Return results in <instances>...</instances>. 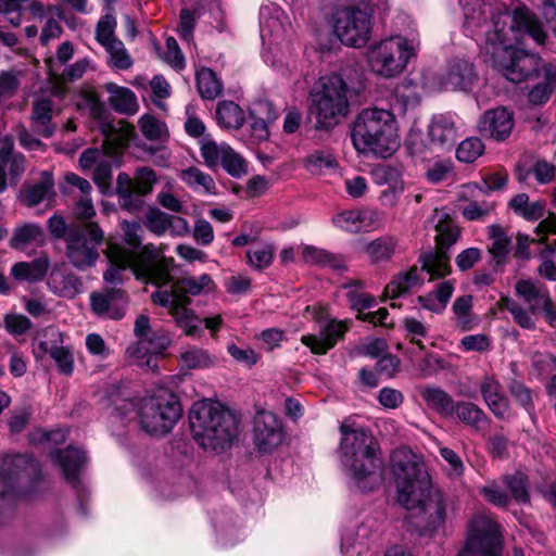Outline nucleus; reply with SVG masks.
I'll list each match as a JSON object with an SVG mask.
<instances>
[{
    "instance_id": "nucleus-44",
    "label": "nucleus",
    "mask_w": 556,
    "mask_h": 556,
    "mask_svg": "<svg viewBox=\"0 0 556 556\" xmlns=\"http://www.w3.org/2000/svg\"><path fill=\"white\" fill-rule=\"evenodd\" d=\"M52 114L53 103L50 99L40 98L34 102L31 119L36 131L46 138L53 134V128L50 126Z\"/></svg>"
},
{
    "instance_id": "nucleus-46",
    "label": "nucleus",
    "mask_w": 556,
    "mask_h": 556,
    "mask_svg": "<svg viewBox=\"0 0 556 556\" xmlns=\"http://www.w3.org/2000/svg\"><path fill=\"white\" fill-rule=\"evenodd\" d=\"M437 249L447 252V250L457 242L460 230L455 223L447 216L441 215L435 225Z\"/></svg>"
},
{
    "instance_id": "nucleus-32",
    "label": "nucleus",
    "mask_w": 556,
    "mask_h": 556,
    "mask_svg": "<svg viewBox=\"0 0 556 556\" xmlns=\"http://www.w3.org/2000/svg\"><path fill=\"white\" fill-rule=\"evenodd\" d=\"M422 273L421 267L413 266L407 271L399 274L386 286L384 296L396 299L409 293L414 288L422 285Z\"/></svg>"
},
{
    "instance_id": "nucleus-14",
    "label": "nucleus",
    "mask_w": 556,
    "mask_h": 556,
    "mask_svg": "<svg viewBox=\"0 0 556 556\" xmlns=\"http://www.w3.org/2000/svg\"><path fill=\"white\" fill-rule=\"evenodd\" d=\"M500 552L498 526L489 516H476L469 526L466 546L458 556H498Z\"/></svg>"
},
{
    "instance_id": "nucleus-49",
    "label": "nucleus",
    "mask_w": 556,
    "mask_h": 556,
    "mask_svg": "<svg viewBox=\"0 0 556 556\" xmlns=\"http://www.w3.org/2000/svg\"><path fill=\"white\" fill-rule=\"evenodd\" d=\"M180 366L186 369H205L216 365L217 358L206 350L190 348L180 354Z\"/></svg>"
},
{
    "instance_id": "nucleus-23",
    "label": "nucleus",
    "mask_w": 556,
    "mask_h": 556,
    "mask_svg": "<svg viewBox=\"0 0 556 556\" xmlns=\"http://www.w3.org/2000/svg\"><path fill=\"white\" fill-rule=\"evenodd\" d=\"M430 144L442 151H450L458 138L456 116L453 114L434 115L428 128Z\"/></svg>"
},
{
    "instance_id": "nucleus-16",
    "label": "nucleus",
    "mask_w": 556,
    "mask_h": 556,
    "mask_svg": "<svg viewBox=\"0 0 556 556\" xmlns=\"http://www.w3.org/2000/svg\"><path fill=\"white\" fill-rule=\"evenodd\" d=\"M61 332L55 328H47L36 338L34 353L37 357L49 354L56 363L61 372L70 375L73 371V355L67 348L60 346Z\"/></svg>"
},
{
    "instance_id": "nucleus-57",
    "label": "nucleus",
    "mask_w": 556,
    "mask_h": 556,
    "mask_svg": "<svg viewBox=\"0 0 556 556\" xmlns=\"http://www.w3.org/2000/svg\"><path fill=\"white\" fill-rule=\"evenodd\" d=\"M275 254V247L265 243L247 252V263L254 269L262 270L270 266Z\"/></svg>"
},
{
    "instance_id": "nucleus-62",
    "label": "nucleus",
    "mask_w": 556,
    "mask_h": 556,
    "mask_svg": "<svg viewBox=\"0 0 556 556\" xmlns=\"http://www.w3.org/2000/svg\"><path fill=\"white\" fill-rule=\"evenodd\" d=\"M439 453L447 464L445 468L447 476L453 479L460 478L464 475L465 466L459 455L446 446H439Z\"/></svg>"
},
{
    "instance_id": "nucleus-18",
    "label": "nucleus",
    "mask_w": 556,
    "mask_h": 556,
    "mask_svg": "<svg viewBox=\"0 0 556 556\" xmlns=\"http://www.w3.org/2000/svg\"><path fill=\"white\" fill-rule=\"evenodd\" d=\"M334 227L352 232L370 231L381 227L382 214L377 208L362 207L346 210L332 217Z\"/></svg>"
},
{
    "instance_id": "nucleus-31",
    "label": "nucleus",
    "mask_w": 556,
    "mask_h": 556,
    "mask_svg": "<svg viewBox=\"0 0 556 556\" xmlns=\"http://www.w3.org/2000/svg\"><path fill=\"white\" fill-rule=\"evenodd\" d=\"M535 74L541 80L530 90L529 101L540 105L547 102L556 89V65L544 63Z\"/></svg>"
},
{
    "instance_id": "nucleus-12",
    "label": "nucleus",
    "mask_w": 556,
    "mask_h": 556,
    "mask_svg": "<svg viewBox=\"0 0 556 556\" xmlns=\"http://www.w3.org/2000/svg\"><path fill=\"white\" fill-rule=\"evenodd\" d=\"M331 27L339 40L349 47H364L371 36V15L357 5L336 9L331 15Z\"/></svg>"
},
{
    "instance_id": "nucleus-45",
    "label": "nucleus",
    "mask_w": 556,
    "mask_h": 556,
    "mask_svg": "<svg viewBox=\"0 0 556 556\" xmlns=\"http://www.w3.org/2000/svg\"><path fill=\"white\" fill-rule=\"evenodd\" d=\"M197 88L201 98L216 99L223 91L220 78L211 68L201 67L195 72Z\"/></svg>"
},
{
    "instance_id": "nucleus-59",
    "label": "nucleus",
    "mask_w": 556,
    "mask_h": 556,
    "mask_svg": "<svg viewBox=\"0 0 556 556\" xmlns=\"http://www.w3.org/2000/svg\"><path fill=\"white\" fill-rule=\"evenodd\" d=\"M504 483L517 502L526 503L529 501L528 481L525 473L517 471L513 475H506Z\"/></svg>"
},
{
    "instance_id": "nucleus-2",
    "label": "nucleus",
    "mask_w": 556,
    "mask_h": 556,
    "mask_svg": "<svg viewBox=\"0 0 556 556\" xmlns=\"http://www.w3.org/2000/svg\"><path fill=\"white\" fill-rule=\"evenodd\" d=\"M397 501L408 510L417 509L421 531L432 535L443 528L447 516V503L439 490H434L425 464L412 453L395 452L392 455Z\"/></svg>"
},
{
    "instance_id": "nucleus-55",
    "label": "nucleus",
    "mask_w": 556,
    "mask_h": 556,
    "mask_svg": "<svg viewBox=\"0 0 556 556\" xmlns=\"http://www.w3.org/2000/svg\"><path fill=\"white\" fill-rule=\"evenodd\" d=\"M402 328L405 338L408 339L412 344L417 345L419 350H425L422 339L428 337L429 325L412 316L405 317L402 320Z\"/></svg>"
},
{
    "instance_id": "nucleus-53",
    "label": "nucleus",
    "mask_w": 556,
    "mask_h": 556,
    "mask_svg": "<svg viewBox=\"0 0 556 556\" xmlns=\"http://www.w3.org/2000/svg\"><path fill=\"white\" fill-rule=\"evenodd\" d=\"M346 298L353 309L362 312L372 306L375 298L364 291V283L361 280H354L344 285Z\"/></svg>"
},
{
    "instance_id": "nucleus-63",
    "label": "nucleus",
    "mask_w": 556,
    "mask_h": 556,
    "mask_svg": "<svg viewBox=\"0 0 556 556\" xmlns=\"http://www.w3.org/2000/svg\"><path fill=\"white\" fill-rule=\"evenodd\" d=\"M139 126L142 135L149 140H157L166 135L165 124L150 114L139 119Z\"/></svg>"
},
{
    "instance_id": "nucleus-3",
    "label": "nucleus",
    "mask_w": 556,
    "mask_h": 556,
    "mask_svg": "<svg viewBox=\"0 0 556 556\" xmlns=\"http://www.w3.org/2000/svg\"><path fill=\"white\" fill-rule=\"evenodd\" d=\"M340 457L344 470L361 491H370L382 481L379 446L362 427L348 421L340 426Z\"/></svg>"
},
{
    "instance_id": "nucleus-7",
    "label": "nucleus",
    "mask_w": 556,
    "mask_h": 556,
    "mask_svg": "<svg viewBox=\"0 0 556 556\" xmlns=\"http://www.w3.org/2000/svg\"><path fill=\"white\" fill-rule=\"evenodd\" d=\"M216 286L208 274L199 277L187 276L179 279L170 291H156L151 298L155 304L168 307L176 324L187 336H193L199 330L201 320L188 308L191 303L189 295L198 296L215 290Z\"/></svg>"
},
{
    "instance_id": "nucleus-43",
    "label": "nucleus",
    "mask_w": 556,
    "mask_h": 556,
    "mask_svg": "<svg viewBox=\"0 0 556 556\" xmlns=\"http://www.w3.org/2000/svg\"><path fill=\"white\" fill-rule=\"evenodd\" d=\"M230 148L227 143H217L210 136H204L200 140V154L210 169H215L222 165Z\"/></svg>"
},
{
    "instance_id": "nucleus-41",
    "label": "nucleus",
    "mask_w": 556,
    "mask_h": 556,
    "mask_svg": "<svg viewBox=\"0 0 556 556\" xmlns=\"http://www.w3.org/2000/svg\"><path fill=\"white\" fill-rule=\"evenodd\" d=\"M508 206L515 214L522 217L528 222H536L544 216L545 202L533 201L530 202V198L527 193H519L510 199Z\"/></svg>"
},
{
    "instance_id": "nucleus-1",
    "label": "nucleus",
    "mask_w": 556,
    "mask_h": 556,
    "mask_svg": "<svg viewBox=\"0 0 556 556\" xmlns=\"http://www.w3.org/2000/svg\"><path fill=\"white\" fill-rule=\"evenodd\" d=\"M459 3L467 29L486 28L483 53L507 80L521 83L542 66L539 56L517 49L513 43L519 35H528L538 45L544 43L546 34L531 13L516 10L510 18L506 5L494 0H459Z\"/></svg>"
},
{
    "instance_id": "nucleus-22",
    "label": "nucleus",
    "mask_w": 556,
    "mask_h": 556,
    "mask_svg": "<svg viewBox=\"0 0 556 556\" xmlns=\"http://www.w3.org/2000/svg\"><path fill=\"white\" fill-rule=\"evenodd\" d=\"M125 304V292L118 288H105L90 295L91 309L100 317L121 319L124 316Z\"/></svg>"
},
{
    "instance_id": "nucleus-56",
    "label": "nucleus",
    "mask_w": 556,
    "mask_h": 556,
    "mask_svg": "<svg viewBox=\"0 0 556 556\" xmlns=\"http://www.w3.org/2000/svg\"><path fill=\"white\" fill-rule=\"evenodd\" d=\"M336 165L334 156L327 151H315L304 160V167L315 176L325 174L327 169L333 168Z\"/></svg>"
},
{
    "instance_id": "nucleus-20",
    "label": "nucleus",
    "mask_w": 556,
    "mask_h": 556,
    "mask_svg": "<svg viewBox=\"0 0 556 556\" xmlns=\"http://www.w3.org/2000/svg\"><path fill=\"white\" fill-rule=\"evenodd\" d=\"M156 182L155 173L148 167L138 168L135 177L130 178L127 174H119L117 177V192L122 204L130 206L131 197L144 195L152 191Z\"/></svg>"
},
{
    "instance_id": "nucleus-4",
    "label": "nucleus",
    "mask_w": 556,
    "mask_h": 556,
    "mask_svg": "<svg viewBox=\"0 0 556 556\" xmlns=\"http://www.w3.org/2000/svg\"><path fill=\"white\" fill-rule=\"evenodd\" d=\"M350 137L356 153L364 157L387 159L400 148L395 115L377 106L357 113L351 123Z\"/></svg>"
},
{
    "instance_id": "nucleus-60",
    "label": "nucleus",
    "mask_w": 556,
    "mask_h": 556,
    "mask_svg": "<svg viewBox=\"0 0 556 556\" xmlns=\"http://www.w3.org/2000/svg\"><path fill=\"white\" fill-rule=\"evenodd\" d=\"M116 20L113 15L102 16L96 26V40L103 47H108L113 41L119 40L115 36Z\"/></svg>"
},
{
    "instance_id": "nucleus-13",
    "label": "nucleus",
    "mask_w": 556,
    "mask_h": 556,
    "mask_svg": "<svg viewBox=\"0 0 556 556\" xmlns=\"http://www.w3.org/2000/svg\"><path fill=\"white\" fill-rule=\"evenodd\" d=\"M304 317L320 325L318 334H305L301 338V342L314 354H326L349 329L346 320L331 319L327 308L320 304L306 306Z\"/></svg>"
},
{
    "instance_id": "nucleus-24",
    "label": "nucleus",
    "mask_w": 556,
    "mask_h": 556,
    "mask_svg": "<svg viewBox=\"0 0 556 556\" xmlns=\"http://www.w3.org/2000/svg\"><path fill=\"white\" fill-rule=\"evenodd\" d=\"M172 343L170 334L163 329H154L149 336L127 349V353L137 358L141 359L148 356L146 365L148 367H154L153 356L162 354Z\"/></svg>"
},
{
    "instance_id": "nucleus-39",
    "label": "nucleus",
    "mask_w": 556,
    "mask_h": 556,
    "mask_svg": "<svg viewBox=\"0 0 556 556\" xmlns=\"http://www.w3.org/2000/svg\"><path fill=\"white\" fill-rule=\"evenodd\" d=\"M215 119L218 126L225 129H239L247 117L241 106L233 101H219L215 110Z\"/></svg>"
},
{
    "instance_id": "nucleus-8",
    "label": "nucleus",
    "mask_w": 556,
    "mask_h": 556,
    "mask_svg": "<svg viewBox=\"0 0 556 556\" xmlns=\"http://www.w3.org/2000/svg\"><path fill=\"white\" fill-rule=\"evenodd\" d=\"M136 407L141 429L151 435L167 434L182 412L178 397L167 389H160L142 399ZM134 408L135 404L125 400L117 409L122 417H126Z\"/></svg>"
},
{
    "instance_id": "nucleus-30",
    "label": "nucleus",
    "mask_w": 556,
    "mask_h": 556,
    "mask_svg": "<svg viewBox=\"0 0 556 556\" xmlns=\"http://www.w3.org/2000/svg\"><path fill=\"white\" fill-rule=\"evenodd\" d=\"M399 249V239L394 236H381L367 242L363 252L370 264L380 265L392 261Z\"/></svg>"
},
{
    "instance_id": "nucleus-42",
    "label": "nucleus",
    "mask_w": 556,
    "mask_h": 556,
    "mask_svg": "<svg viewBox=\"0 0 556 556\" xmlns=\"http://www.w3.org/2000/svg\"><path fill=\"white\" fill-rule=\"evenodd\" d=\"M422 271L429 275V280L442 278L451 273L447 252L435 250L419 257Z\"/></svg>"
},
{
    "instance_id": "nucleus-47",
    "label": "nucleus",
    "mask_w": 556,
    "mask_h": 556,
    "mask_svg": "<svg viewBox=\"0 0 556 556\" xmlns=\"http://www.w3.org/2000/svg\"><path fill=\"white\" fill-rule=\"evenodd\" d=\"M488 235L491 241L489 252L497 260V262L503 261L510 251V237L505 228L497 224H493L488 227Z\"/></svg>"
},
{
    "instance_id": "nucleus-35",
    "label": "nucleus",
    "mask_w": 556,
    "mask_h": 556,
    "mask_svg": "<svg viewBox=\"0 0 556 556\" xmlns=\"http://www.w3.org/2000/svg\"><path fill=\"white\" fill-rule=\"evenodd\" d=\"M476 79V73L471 63L460 61L455 63L443 79L445 90H469Z\"/></svg>"
},
{
    "instance_id": "nucleus-50",
    "label": "nucleus",
    "mask_w": 556,
    "mask_h": 556,
    "mask_svg": "<svg viewBox=\"0 0 556 556\" xmlns=\"http://www.w3.org/2000/svg\"><path fill=\"white\" fill-rule=\"evenodd\" d=\"M45 235L40 226L37 224H25L14 230L10 245L14 249L23 250L28 244H42Z\"/></svg>"
},
{
    "instance_id": "nucleus-58",
    "label": "nucleus",
    "mask_w": 556,
    "mask_h": 556,
    "mask_svg": "<svg viewBox=\"0 0 556 556\" xmlns=\"http://www.w3.org/2000/svg\"><path fill=\"white\" fill-rule=\"evenodd\" d=\"M484 152V144L481 139L470 137L462 141L456 149V157L464 163H472Z\"/></svg>"
},
{
    "instance_id": "nucleus-25",
    "label": "nucleus",
    "mask_w": 556,
    "mask_h": 556,
    "mask_svg": "<svg viewBox=\"0 0 556 556\" xmlns=\"http://www.w3.org/2000/svg\"><path fill=\"white\" fill-rule=\"evenodd\" d=\"M481 395L493 415L498 419L510 416V406L503 387L494 377L486 376L480 382Z\"/></svg>"
},
{
    "instance_id": "nucleus-5",
    "label": "nucleus",
    "mask_w": 556,
    "mask_h": 556,
    "mask_svg": "<svg viewBox=\"0 0 556 556\" xmlns=\"http://www.w3.org/2000/svg\"><path fill=\"white\" fill-rule=\"evenodd\" d=\"M106 257L110 267L103 275V279L109 285H118L122 282V271L131 268L137 278L155 286H163L170 281V269L173 258L165 257L163 250L153 244L144 245L141 251L135 252L109 242Z\"/></svg>"
},
{
    "instance_id": "nucleus-48",
    "label": "nucleus",
    "mask_w": 556,
    "mask_h": 556,
    "mask_svg": "<svg viewBox=\"0 0 556 556\" xmlns=\"http://www.w3.org/2000/svg\"><path fill=\"white\" fill-rule=\"evenodd\" d=\"M54 198L52 176L45 173L42 180L29 187L23 193V201L27 206H35L40 202L48 201L49 203Z\"/></svg>"
},
{
    "instance_id": "nucleus-29",
    "label": "nucleus",
    "mask_w": 556,
    "mask_h": 556,
    "mask_svg": "<svg viewBox=\"0 0 556 556\" xmlns=\"http://www.w3.org/2000/svg\"><path fill=\"white\" fill-rule=\"evenodd\" d=\"M372 175L376 184L388 187L381 193L382 199L393 204L404 191V181L400 169L394 166L382 165L377 167Z\"/></svg>"
},
{
    "instance_id": "nucleus-37",
    "label": "nucleus",
    "mask_w": 556,
    "mask_h": 556,
    "mask_svg": "<svg viewBox=\"0 0 556 556\" xmlns=\"http://www.w3.org/2000/svg\"><path fill=\"white\" fill-rule=\"evenodd\" d=\"M420 396L430 409L443 417L453 416L455 403L444 390L434 386H426L420 389Z\"/></svg>"
},
{
    "instance_id": "nucleus-36",
    "label": "nucleus",
    "mask_w": 556,
    "mask_h": 556,
    "mask_svg": "<svg viewBox=\"0 0 556 556\" xmlns=\"http://www.w3.org/2000/svg\"><path fill=\"white\" fill-rule=\"evenodd\" d=\"M54 459L60 465L64 478L75 483L78 479L79 470L86 462V454L84 451L75 447H67L63 451L54 453Z\"/></svg>"
},
{
    "instance_id": "nucleus-19",
    "label": "nucleus",
    "mask_w": 556,
    "mask_h": 556,
    "mask_svg": "<svg viewBox=\"0 0 556 556\" xmlns=\"http://www.w3.org/2000/svg\"><path fill=\"white\" fill-rule=\"evenodd\" d=\"M515 126L514 113L505 106L486 110L478 122L479 132L495 141L506 140Z\"/></svg>"
},
{
    "instance_id": "nucleus-52",
    "label": "nucleus",
    "mask_w": 556,
    "mask_h": 556,
    "mask_svg": "<svg viewBox=\"0 0 556 556\" xmlns=\"http://www.w3.org/2000/svg\"><path fill=\"white\" fill-rule=\"evenodd\" d=\"M454 414L465 425L479 429L481 424L486 421L484 412L476 404L469 402H459L455 404Z\"/></svg>"
},
{
    "instance_id": "nucleus-11",
    "label": "nucleus",
    "mask_w": 556,
    "mask_h": 556,
    "mask_svg": "<svg viewBox=\"0 0 556 556\" xmlns=\"http://www.w3.org/2000/svg\"><path fill=\"white\" fill-rule=\"evenodd\" d=\"M104 241V232L94 222L71 225L65 237L66 256L78 270L96 265L100 254L99 247Z\"/></svg>"
},
{
    "instance_id": "nucleus-17",
    "label": "nucleus",
    "mask_w": 556,
    "mask_h": 556,
    "mask_svg": "<svg viewBox=\"0 0 556 556\" xmlns=\"http://www.w3.org/2000/svg\"><path fill=\"white\" fill-rule=\"evenodd\" d=\"M515 290L528 305L531 313L542 311L548 323L554 326L556 321V307L552 302L547 288L536 281L519 280L515 285Z\"/></svg>"
},
{
    "instance_id": "nucleus-9",
    "label": "nucleus",
    "mask_w": 556,
    "mask_h": 556,
    "mask_svg": "<svg viewBox=\"0 0 556 556\" xmlns=\"http://www.w3.org/2000/svg\"><path fill=\"white\" fill-rule=\"evenodd\" d=\"M418 48L419 41L415 37L394 35L383 38L368 48V67L380 78H395L406 70Z\"/></svg>"
},
{
    "instance_id": "nucleus-10",
    "label": "nucleus",
    "mask_w": 556,
    "mask_h": 556,
    "mask_svg": "<svg viewBox=\"0 0 556 556\" xmlns=\"http://www.w3.org/2000/svg\"><path fill=\"white\" fill-rule=\"evenodd\" d=\"M321 90L314 100L313 112L318 128H332L341 123L350 112L349 88L343 78L331 74L320 79Z\"/></svg>"
},
{
    "instance_id": "nucleus-33",
    "label": "nucleus",
    "mask_w": 556,
    "mask_h": 556,
    "mask_svg": "<svg viewBox=\"0 0 556 556\" xmlns=\"http://www.w3.org/2000/svg\"><path fill=\"white\" fill-rule=\"evenodd\" d=\"M104 89L109 93L111 106L118 113L134 115L139 109L137 97L127 87L118 86L115 83H106Z\"/></svg>"
},
{
    "instance_id": "nucleus-21",
    "label": "nucleus",
    "mask_w": 556,
    "mask_h": 556,
    "mask_svg": "<svg viewBox=\"0 0 556 556\" xmlns=\"http://www.w3.org/2000/svg\"><path fill=\"white\" fill-rule=\"evenodd\" d=\"M482 188L477 184H467L462 187L458 200L464 202L460 205L462 216L469 222H484L495 212V203L486 200H478V193Z\"/></svg>"
},
{
    "instance_id": "nucleus-38",
    "label": "nucleus",
    "mask_w": 556,
    "mask_h": 556,
    "mask_svg": "<svg viewBox=\"0 0 556 556\" xmlns=\"http://www.w3.org/2000/svg\"><path fill=\"white\" fill-rule=\"evenodd\" d=\"M454 290V280H444L432 292L419 296L418 302L424 308L440 314L446 308Z\"/></svg>"
},
{
    "instance_id": "nucleus-51",
    "label": "nucleus",
    "mask_w": 556,
    "mask_h": 556,
    "mask_svg": "<svg viewBox=\"0 0 556 556\" xmlns=\"http://www.w3.org/2000/svg\"><path fill=\"white\" fill-rule=\"evenodd\" d=\"M48 20L41 29L40 42L46 46L50 40L56 39L62 35L60 20L64 18V10L61 5L53 4L47 8Z\"/></svg>"
},
{
    "instance_id": "nucleus-54",
    "label": "nucleus",
    "mask_w": 556,
    "mask_h": 556,
    "mask_svg": "<svg viewBox=\"0 0 556 556\" xmlns=\"http://www.w3.org/2000/svg\"><path fill=\"white\" fill-rule=\"evenodd\" d=\"M104 49L109 55L108 65L111 68L126 71L132 66V58L122 40L113 41L112 45L105 47Z\"/></svg>"
},
{
    "instance_id": "nucleus-61",
    "label": "nucleus",
    "mask_w": 556,
    "mask_h": 556,
    "mask_svg": "<svg viewBox=\"0 0 556 556\" xmlns=\"http://www.w3.org/2000/svg\"><path fill=\"white\" fill-rule=\"evenodd\" d=\"M502 308L508 311L514 320L525 329H532L534 327V321L532 320L530 314L515 300L510 298H503L501 300Z\"/></svg>"
},
{
    "instance_id": "nucleus-26",
    "label": "nucleus",
    "mask_w": 556,
    "mask_h": 556,
    "mask_svg": "<svg viewBox=\"0 0 556 556\" xmlns=\"http://www.w3.org/2000/svg\"><path fill=\"white\" fill-rule=\"evenodd\" d=\"M47 285L55 295L66 299H74L83 290L80 278L64 266H55L51 270Z\"/></svg>"
},
{
    "instance_id": "nucleus-40",
    "label": "nucleus",
    "mask_w": 556,
    "mask_h": 556,
    "mask_svg": "<svg viewBox=\"0 0 556 556\" xmlns=\"http://www.w3.org/2000/svg\"><path fill=\"white\" fill-rule=\"evenodd\" d=\"M180 179L193 191L203 194L215 195L217 193L216 184L210 174L204 173L199 167L190 166L179 174Z\"/></svg>"
},
{
    "instance_id": "nucleus-34",
    "label": "nucleus",
    "mask_w": 556,
    "mask_h": 556,
    "mask_svg": "<svg viewBox=\"0 0 556 556\" xmlns=\"http://www.w3.org/2000/svg\"><path fill=\"white\" fill-rule=\"evenodd\" d=\"M50 267V260L41 255L30 262L15 263L11 268V276L17 281L37 282L45 278Z\"/></svg>"
},
{
    "instance_id": "nucleus-6",
    "label": "nucleus",
    "mask_w": 556,
    "mask_h": 556,
    "mask_svg": "<svg viewBox=\"0 0 556 556\" xmlns=\"http://www.w3.org/2000/svg\"><path fill=\"white\" fill-rule=\"evenodd\" d=\"M189 421L193 439L204 450L226 448L238 432V420L231 413L205 401L192 405Z\"/></svg>"
},
{
    "instance_id": "nucleus-15",
    "label": "nucleus",
    "mask_w": 556,
    "mask_h": 556,
    "mask_svg": "<svg viewBox=\"0 0 556 556\" xmlns=\"http://www.w3.org/2000/svg\"><path fill=\"white\" fill-rule=\"evenodd\" d=\"M283 438V426L278 416L267 410L258 412L254 419V443L258 451H274L282 443Z\"/></svg>"
},
{
    "instance_id": "nucleus-27",
    "label": "nucleus",
    "mask_w": 556,
    "mask_h": 556,
    "mask_svg": "<svg viewBox=\"0 0 556 556\" xmlns=\"http://www.w3.org/2000/svg\"><path fill=\"white\" fill-rule=\"evenodd\" d=\"M288 17L275 5H263L260 11L261 38L265 42L280 39L286 33Z\"/></svg>"
},
{
    "instance_id": "nucleus-28",
    "label": "nucleus",
    "mask_w": 556,
    "mask_h": 556,
    "mask_svg": "<svg viewBox=\"0 0 556 556\" xmlns=\"http://www.w3.org/2000/svg\"><path fill=\"white\" fill-rule=\"evenodd\" d=\"M276 118L277 114L269 102L258 101L254 103L249 112L251 136L256 141L267 140L269 137L268 125Z\"/></svg>"
},
{
    "instance_id": "nucleus-64",
    "label": "nucleus",
    "mask_w": 556,
    "mask_h": 556,
    "mask_svg": "<svg viewBox=\"0 0 556 556\" xmlns=\"http://www.w3.org/2000/svg\"><path fill=\"white\" fill-rule=\"evenodd\" d=\"M227 352L237 363L247 367L254 366L261 358V355L252 348L239 346L235 343L227 345Z\"/></svg>"
}]
</instances>
